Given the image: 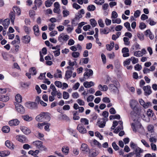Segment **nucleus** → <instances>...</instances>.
Listing matches in <instances>:
<instances>
[{"mask_svg": "<svg viewBox=\"0 0 157 157\" xmlns=\"http://www.w3.org/2000/svg\"><path fill=\"white\" fill-rule=\"evenodd\" d=\"M35 119L39 122H48L50 120V117L48 113L43 112L37 116Z\"/></svg>", "mask_w": 157, "mask_h": 157, "instance_id": "nucleus-1", "label": "nucleus"}, {"mask_svg": "<svg viewBox=\"0 0 157 157\" xmlns=\"http://www.w3.org/2000/svg\"><path fill=\"white\" fill-rule=\"evenodd\" d=\"M131 125L133 131L135 132H136L137 131L139 132L143 128L141 124L138 121L132 123Z\"/></svg>", "mask_w": 157, "mask_h": 157, "instance_id": "nucleus-2", "label": "nucleus"}, {"mask_svg": "<svg viewBox=\"0 0 157 157\" xmlns=\"http://www.w3.org/2000/svg\"><path fill=\"white\" fill-rule=\"evenodd\" d=\"M42 142L40 141L36 140L33 142V144L37 148L39 149L41 151H47V148L42 145Z\"/></svg>", "mask_w": 157, "mask_h": 157, "instance_id": "nucleus-3", "label": "nucleus"}, {"mask_svg": "<svg viewBox=\"0 0 157 157\" xmlns=\"http://www.w3.org/2000/svg\"><path fill=\"white\" fill-rule=\"evenodd\" d=\"M77 129L79 132L82 134H85L87 132V130L83 124H79L77 126Z\"/></svg>", "mask_w": 157, "mask_h": 157, "instance_id": "nucleus-4", "label": "nucleus"}, {"mask_svg": "<svg viewBox=\"0 0 157 157\" xmlns=\"http://www.w3.org/2000/svg\"><path fill=\"white\" fill-rule=\"evenodd\" d=\"M139 102L141 105L144 109H147L151 105V102L149 101L146 103L142 99H139Z\"/></svg>", "mask_w": 157, "mask_h": 157, "instance_id": "nucleus-5", "label": "nucleus"}, {"mask_svg": "<svg viewBox=\"0 0 157 157\" xmlns=\"http://www.w3.org/2000/svg\"><path fill=\"white\" fill-rule=\"evenodd\" d=\"M81 150L83 153L87 154L90 152V149L87 145L85 144H82L81 147Z\"/></svg>", "mask_w": 157, "mask_h": 157, "instance_id": "nucleus-6", "label": "nucleus"}, {"mask_svg": "<svg viewBox=\"0 0 157 157\" xmlns=\"http://www.w3.org/2000/svg\"><path fill=\"white\" fill-rule=\"evenodd\" d=\"M15 108L17 111L21 113H23L25 112V109L23 107L18 103H16L15 104Z\"/></svg>", "mask_w": 157, "mask_h": 157, "instance_id": "nucleus-7", "label": "nucleus"}, {"mask_svg": "<svg viewBox=\"0 0 157 157\" xmlns=\"http://www.w3.org/2000/svg\"><path fill=\"white\" fill-rule=\"evenodd\" d=\"M16 138L17 140L22 143H26L27 141L26 137L23 135H18L16 136Z\"/></svg>", "mask_w": 157, "mask_h": 157, "instance_id": "nucleus-8", "label": "nucleus"}, {"mask_svg": "<svg viewBox=\"0 0 157 157\" xmlns=\"http://www.w3.org/2000/svg\"><path fill=\"white\" fill-rule=\"evenodd\" d=\"M143 89L144 91L145 95L146 96L149 95L152 93L151 87L149 86H144L143 87Z\"/></svg>", "mask_w": 157, "mask_h": 157, "instance_id": "nucleus-9", "label": "nucleus"}, {"mask_svg": "<svg viewBox=\"0 0 157 157\" xmlns=\"http://www.w3.org/2000/svg\"><path fill=\"white\" fill-rule=\"evenodd\" d=\"M25 105L26 107L31 109H35L37 107L36 103L34 102H27L25 103Z\"/></svg>", "mask_w": 157, "mask_h": 157, "instance_id": "nucleus-10", "label": "nucleus"}, {"mask_svg": "<svg viewBox=\"0 0 157 157\" xmlns=\"http://www.w3.org/2000/svg\"><path fill=\"white\" fill-rule=\"evenodd\" d=\"M117 86L113 84H110L109 85V88L111 91L114 93H118V90Z\"/></svg>", "mask_w": 157, "mask_h": 157, "instance_id": "nucleus-11", "label": "nucleus"}, {"mask_svg": "<svg viewBox=\"0 0 157 157\" xmlns=\"http://www.w3.org/2000/svg\"><path fill=\"white\" fill-rule=\"evenodd\" d=\"M118 123L120 125L118 126L113 131V132L116 134L118 133L121 130L123 129V122L120 121H118Z\"/></svg>", "mask_w": 157, "mask_h": 157, "instance_id": "nucleus-12", "label": "nucleus"}, {"mask_svg": "<svg viewBox=\"0 0 157 157\" xmlns=\"http://www.w3.org/2000/svg\"><path fill=\"white\" fill-rule=\"evenodd\" d=\"M54 8L53 11L55 13L58 14L60 13V5L58 2H56L54 4Z\"/></svg>", "mask_w": 157, "mask_h": 157, "instance_id": "nucleus-13", "label": "nucleus"}, {"mask_svg": "<svg viewBox=\"0 0 157 157\" xmlns=\"http://www.w3.org/2000/svg\"><path fill=\"white\" fill-rule=\"evenodd\" d=\"M91 146L92 147H95L97 146L99 148L101 147V144L96 140L94 139L92 140L90 142Z\"/></svg>", "mask_w": 157, "mask_h": 157, "instance_id": "nucleus-14", "label": "nucleus"}, {"mask_svg": "<svg viewBox=\"0 0 157 157\" xmlns=\"http://www.w3.org/2000/svg\"><path fill=\"white\" fill-rule=\"evenodd\" d=\"M129 50L128 48L124 47L122 50V53H123V56L124 57H128L129 56Z\"/></svg>", "mask_w": 157, "mask_h": 157, "instance_id": "nucleus-15", "label": "nucleus"}, {"mask_svg": "<svg viewBox=\"0 0 157 157\" xmlns=\"http://www.w3.org/2000/svg\"><path fill=\"white\" fill-rule=\"evenodd\" d=\"M20 129L22 132L26 135L29 134L31 132V130L29 128L25 126H21Z\"/></svg>", "mask_w": 157, "mask_h": 157, "instance_id": "nucleus-16", "label": "nucleus"}, {"mask_svg": "<svg viewBox=\"0 0 157 157\" xmlns=\"http://www.w3.org/2000/svg\"><path fill=\"white\" fill-rule=\"evenodd\" d=\"M98 126L100 128H103L105 125V121L104 118L100 119L97 122Z\"/></svg>", "mask_w": 157, "mask_h": 157, "instance_id": "nucleus-17", "label": "nucleus"}, {"mask_svg": "<svg viewBox=\"0 0 157 157\" xmlns=\"http://www.w3.org/2000/svg\"><path fill=\"white\" fill-rule=\"evenodd\" d=\"M20 122L18 119H15L10 121L9 124L10 126H16L19 124Z\"/></svg>", "mask_w": 157, "mask_h": 157, "instance_id": "nucleus-18", "label": "nucleus"}, {"mask_svg": "<svg viewBox=\"0 0 157 157\" xmlns=\"http://www.w3.org/2000/svg\"><path fill=\"white\" fill-rule=\"evenodd\" d=\"M134 151V154L136 155V157H141V154L143 152L144 150L139 147L137 148Z\"/></svg>", "mask_w": 157, "mask_h": 157, "instance_id": "nucleus-19", "label": "nucleus"}, {"mask_svg": "<svg viewBox=\"0 0 157 157\" xmlns=\"http://www.w3.org/2000/svg\"><path fill=\"white\" fill-rule=\"evenodd\" d=\"M50 88L52 90V91L51 92V95L55 97L57 95L58 91H57L56 89L55 86L52 84L50 86Z\"/></svg>", "mask_w": 157, "mask_h": 157, "instance_id": "nucleus-20", "label": "nucleus"}, {"mask_svg": "<svg viewBox=\"0 0 157 157\" xmlns=\"http://www.w3.org/2000/svg\"><path fill=\"white\" fill-rule=\"evenodd\" d=\"M33 30L34 34L36 36H38L40 35L39 26L37 25H36L33 26Z\"/></svg>", "mask_w": 157, "mask_h": 157, "instance_id": "nucleus-21", "label": "nucleus"}, {"mask_svg": "<svg viewBox=\"0 0 157 157\" xmlns=\"http://www.w3.org/2000/svg\"><path fill=\"white\" fill-rule=\"evenodd\" d=\"M9 96L7 94L6 95L0 94V101L3 102H6L9 100Z\"/></svg>", "mask_w": 157, "mask_h": 157, "instance_id": "nucleus-22", "label": "nucleus"}, {"mask_svg": "<svg viewBox=\"0 0 157 157\" xmlns=\"http://www.w3.org/2000/svg\"><path fill=\"white\" fill-rule=\"evenodd\" d=\"M5 144L6 147L10 149H12L14 148V146L13 143L9 140L6 141Z\"/></svg>", "mask_w": 157, "mask_h": 157, "instance_id": "nucleus-23", "label": "nucleus"}, {"mask_svg": "<svg viewBox=\"0 0 157 157\" xmlns=\"http://www.w3.org/2000/svg\"><path fill=\"white\" fill-rule=\"evenodd\" d=\"M138 101L135 100H132L130 102V104L131 108L134 110L136 106V105L138 104Z\"/></svg>", "mask_w": 157, "mask_h": 157, "instance_id": "nucleus-24", "label": "nucleus"}, {"mask_svg": "<svg viewBox=\"0 0 157 157\" xmlns=\"http://www.w3.org/2000/svg\"><path fill=\"white\" fill-rule=\"evenodd\" d=\"M94 83L92 81H90V82L86 81L83 83V85L86 88L90 87L92 86H94Z\"/></svg>", "mask_w": 157, "mask_h": 157, "instance_id": "nucleus-25", "label": "nucleus"}, {"mask_svg": "<svg viewBox=\"0 0 157 157\" xmlns=\"http://www.w3.org/2000/svg\"><path fill=\"white\" fill-rule=\"evenodd\" d=\"M67 130L70 134L75 137H77L78 135L76 132L73 129L69 128H67Z\"/></svg>", "mask_w": 157, "mask_h": 157, "instance_id": "nucleus-26", "label": "nucleus"}, {"mask_svg": "<svg viewBox=\"0 0 157 157\" xmlns=\"http://www.w3.org/2000/svg\"><path fill=\"white\" fill-rule=\"evenodd\" d=\"M110 31V30L109 28L105 27L104 29H101L100 32L101 34H107Z\"/></svg>", "mask_w": 157, "mask_h": 157, "instance_id": "nucleus-27", "label": "nucleus"}, {"mask_svg": "<svg viewBox=\"0 0 157 157\" xmlns=\"http://www.w3.org/2000/svg\"><path fill=\"white\" fill-rule=\"evenodd\" d=\"M98 89L102 91H106L108 89V87L107 86L104 85L102 86L101 84H99L98 86Z\"/></svg>", "mask_w": 157, "mask_h": 157, "instance_id": "nucleus-28", "label": "nucleus"}, {"mask_svg": "<svg viewBox=\"0 0 157 157\" xmlns=\"http://www.w3.org/2000/svg\"><path fill=\"white\" fill-rule=\"evenodd\" d=\"M72 71L70 70H67L66 71L65 74V79L67 80L70 78L72 76Z\"/></svg>", "mask_w": 157, "mask_h": 157, "instance_id": "nucleus-29", "label": "nucleus"}, {"mask_svg": "<svg viewBox=\"0 0 157 157\" xmlns=\"http://www.w3.org/2000/svg\"><path fill=\"white\" fill-rule=\"evenodd\" d=\"M29 72L32 75H36L37 73L36 69L34 67H32L30 68L29 70Z\"/></svg>", "mask_w": 157, "mask_h": 157, "instance_id": "nucleus-30", "label": "nucleus"}, {"mask_svg": "<svg viewBox=\"0 0 157 157\" xmlns=\"http://www.w3.org/2000/svg\"><path fill=\"white\" fill-rule=\"evenodd\" d=\"M10 154V152L8 151L5 150L3 151H0V156L1 157L8 156Z\"/></svg>", "mask_w": 157, "mask_h": 157, "instance_id": "nucleus-31", "label": "nucleus"}, {"mask_svg": "<svg viewBox=\"0 0 157 157\" xmlns=\"http://www.w3.org/2000/svg\"><path fill=\"white\" fill-rule=\"evenodd\" d=\"M34 3L35 7H33V8L36 10L37 9L36 7H39L41 5L42 2L41 0H35Z\"/></svg>", "mask_w": 157, "mask_h": 157, "instance_id": "nucleus-32", "label": "nucleus"}, {"mask_svg": "<svg viewBox=\"0 0 157 157\" xmlns=\"http://www.w3.org/2000/svg\"><path fill=\"white\" fill-rule=\"evenodd\" d=\"M10 23V20L9 19H5L3 22V25L4 29H6L8 27Z\"/></svg>", "mask_w": 157, "mask_h": 157, "instance_id": "nucleus-33", "label": "nucleus"}, {"mask_svg": "<svg viewBox=\"0 0 157 157\" xmlns=\"http://www.w3.org/2000/svg\"><path fill=\"white\" fill-rule=\"evenodd\" d=\"M11 91V89L9 88H0V94H5L7 92H10Z\"/></svg>", "mask_w": 157, "mask_h": 157, "instance_id": "nucleus-34", "label": "nucleus"}, {"mask_svg": "<svg viewBox=\"0 0 157 157\" xmlns=\"http://www.w3.org/2000/svg\"><path fill=\"white\" fill-rule=\"evenodd\" d=\"M114 43L113 42H111L110 44L106 45V48L107 50L110 51L114 47Z\"/></svg>", "mask_w": 157, "mask_h": 157, "instance_id": "nucleus-35", "label": "nucleus"}, {"mask_svg": "<svg viewBox=\"0 0 157 157\" xmlns=\"http://www.w3.org/2000/svg\"><path fill=\"white\" fill-rule=\"evenodd\" d=\"M13 10L14 13H16L17 14L19 15L21 14L20 9L17 6H14L13 7Z\"/></svg>", "mask_w": 157, "mask_h": 157, "instance_id": "nucleus-36", "label": "nucleus"}, {"mask_svg": "<svg viewBox=\"0 0 157 157\" xmlns=\"http://www.w3.org/2000/svg\"><path fill=\"white\" fill-rule=\"evenodd\" d=\"M23 119L25 121H30L33 120L32 117L26 115L22 116Z\"/></svg>", "mask_w": 157, "mask_h": 157, "instance_id": "nucleus-37", "label": "nucleus"}, {"mask_svg": "<svg viewBox=\"0 0 157 157\" xmlns=\"http://www.w3.org/2000/svg\"><path fill=\"white\" fill-rule=\"evenodd\" d=\"M157 140V136H153L150 137L149 139V140L151 143H155L156 142Z\"/></svg>", "mask_w": 157, "mask_h": 157, "instance_id": "nucleus-38", "label": "nucleus"}, {"mask_svg": "<svg viewBox=\"0 0 157 157\" xmlns=\"http://www.w3.org/2000/svg\"><path fill=\"white\" fill-rule=\"evenodd\" d=\"M9 16L11 22L13 23L15 19V15L14 12H11L10 13Z\"/></svg>", "mask_w": 157, "mask_h": 157, "instance_id": "nucleus-39", "label": "nucleus"}, {"mask_svg": "<svg viewBox=\"0 0 157 157\" xmlns=\"http://www.w3.org/2000/svg\"><path fill=\"white\" fill-rule=\"evenodd\" d=\"M69 38V36L64 33L61 34L59 36V39H68Z\"/></svg>", "mask_w": 157, "mask_h": 157, "instance_id": "nucleus-40", "label": "nucleus"}, {"mask_svg": "<svg viewBox=\"0 0 157 157\" xmlns=\"http://www.w3.org/2000/svg\"><path fill=\"white\" fill-rule=\"evenodd\" d=\"M2 131L4 133H8L10 131V128L7 126H4L2 128Z\"/></svg>", "mask_w": 157, "mask_h": 157, "instance_id": "nucleus-41", "label": "nucleus"}, {"mask_svg": "<svg viewBox=\"0 0 157 157\" xmlns=\"http://www.w3.org/2000/svg\"><path fill=\"white\" fill-rule=\"evenodd\" d=\"M96 9L95 6L93 5H89L87 7V10L90 11H94Z\"/></svg>", "mask_w": 157, "mask_h": 157, "instance_id": "nucleus-42", "label": "nucleus"}, {"mask_svg": "<svg viewBox=\"0 0 157 157\" xmlns=\"http://www.w3.org/2000/svg\"><path fill=\"white\" fill-rule=\"evenodd\" d=\"M80 122L82 123L81 124H83L84 125H87L89 124V121L85 118H82L80 119Z\"/></svg>", "mask_w": 157, "mask_h": 157, "instance_id": "nucleus-43", "label": "nucleus"}, {"mask_svg": "<svg viewBox=\"0 0 157 157\" xmlns=\"http://www.w3.org/2000/svg\"><path fill=\"white\" fill-rule=\"evenodd\" d=\"M22 98L19 94H17L15 96V100L18 103H20L22 101Z\"/></svg>", "mask_w": 157, "mask_h": 157, "instance_id": "nucleus-44", "label": "nucleus"}, {"mask_svg": "<svg viewBox=\"0 0 157 157\" xmlns=\"http://www.w3.org/2000/svg\"><path fill=\"white\" fill-rule=\"evenodd\" d=\"M78 111H75L73 112V119L74 120H78L80 119V117L78 115Z\"/></svg>", "mask_w": 157, "mask_h": 157, "instance_id": "nucleus-45", "label": "nucleus"}, {"mask_svg": "<svg viewBox=\"0 0 157 157\" xmlns=\"http://www.w3.org/2000/svg\"><path fill=\"white\" fill-rule=\"evenodd\" d=\"M130 59V60H131L132 63L133 64L137 63L139 61V60L138 58H136L133 56Z\"/></svg>", "mask_w": 157, "mask_h": 157, "instance_id": "nucleus-46", "label": "nucleus"}, {"mask_svg": "<svg viewBox=\"0 0 157 157\" xmlns=\"http://www.w3.org/2000/svg\"><path fill=\"white\" fill-rule=\"evenodd\" d=\"M130 146L132 149L135 150L137 148H139L137 145L136 144H135L132 142H131L130 143Z\"/></svg>", "mask_w": 157, "mask_h": 157, "instance_id": "nucleus-47", "label": "nucleus"}, {"mask_svg": "<svg viewBox=\"0 0 157 157\" xmlns=\"http://www.w3.org/2000/svg\"><path fill=\"white\" fill-rule=\"evenodd\" d=\"M90 22L91 25L93 27H95L97 25V22L94 19H90Z\"/></svg>", "mask_w": 157, "mask_h": 157, "instance_id": "nucleus-48", "label": "nucleus"}, {"mask_svg": "<svg viewBox=\"0 0 157 157\" xmlns=\"http://www.w3.org/2000/svg\"><path fill=\"white\" fill-rule=\"evenodd\" d=\"M69 150V147H63L62 149V152L67 155L68 152Z\"/></svg>", "mask_w": 157, "mask_h": 157, "instance_id": "nucleus-49", "label": "nucleus"}, {"mask_svg": "<svg viewBox=\"0 0 157 157\" xmlns=\"http://www.w3.org/2000/svg\"><path fill=\"white\" fill-rule=\"evenodd\" d=\"M109 119L110 120H111L112 119H119L121 117L120 116L119 114H116L115 115H110L109 116Z\"/></svg>", "mask_w": 157, "mask_h": 157, "instance_id": "nucleus-50", "label": "nucleus"}, {"mask_svg": "<svg viewBox=\"0 0 157 157\" xmlns=\"http://www.w3.org/2000/svg\"><path fill=\"white\" fill-rule=\"evenodd\" d=\"M69 94L68 92L64 91L63 93V98L65 99H67L69 98Z\"/></svg>", "mask_w": 157, "mask_h": 157, "instance_id": "nucleus-51", "label": "nucleus"}, {"mask_svg": "<svg viewBox=\"0 0 157 157\" xmlns=\"http://www.w3.org/2000/svg\"><path fill=\"white\" fill-rule=\"evenodd\" d=\"M134 55L137 57H140L142 56V54L141 51H136L134 52Z\"/></svg>", "mask_w": 157, "mask_h": 157, "instance_id": "nucleus-52", "label": "nucleus"}, {"mask_svg": "<svg viewBox=\"0 0 157 157\" xmlns=\"http://www.w3.org/2000/svg\"><path fill=\"white\" fill-rule=\"evenodd\" d=\"M94 2L97 5H101L104 3L105 1L104 0H95Z\"/></svg>", "mask_w": 157, "mask_h": 157, "instance_id": "nucleus-53", "label": "nucleus"}, {"mask_svg": "<svg viewBox=\"0 0 157 157\" xmlns=\"http://www.w3.org/2000/svg\"><path fill=\"white\" fill-rule=\"evenodd\" d=\"M45 122L46 123V124L45 125L44 129L46 131L49 132L50 131L49 127L50 126V124L49 123H48V122Z\"/></svg>", "mask_w": 157, "mask_h": 157, "instance_id": "nucleus-54", "label": "nucleus"}, {"mask_svg": "<svg viewBox=\"0 0 157 157\" xmlns=\"http://www.w3.org/2000/svg\"><path fill=\"white\" fill-rule=\"evenodd\" d=\"M124 26L129 31H131V29L130 28V24L128 22H127L124 23Z\"/></svg>", "mask_w": 157, "mask_h": 157, "instance_id": "nucleus-55", "label": "nucleus"}, {"mask_svg": "<svg viewBox=\"0 0 157 157\" xmlns=\"http://www.w3.org/2000/svg\"><path fill=\"white\" fill-rule=\"evenodd\" d=\"M74 29L73 26L70 25H68L67 30L68 33H71Z\"/></svg>", "mask_w": 157, "mask_h": 157, "instance_id": "nucleus-56", "label": "nucleus"}, {"mask_svg": "<svg viewBox=\"0 0 157 157\" xmlns=\"http://www.w3.org/2000/svg\"><path fill=\"white\" fill-rule=\"evenodd\" d=\"M78 23V20L76 18L73 19L71 21V24L72 26H75L77 25Z\"/></svg>", "mask_w": 157, "mask_h": 157, "instance_id": "nucleus-57", "label": "nucleus"}, {"mask_svg": "<svg viewBox=\"0 0 157 157\" xmlns=\"http://www.w3.org/2000/svg\"><path fill=\"white\" fill-rule=\"evenodd\" d=\"M131 61L130 58L126 59L123 62L124 65L126 66L129 65Z\"/></svg>", "mask_w": 157, "mask_h": 157, "instance_id": "nucleus-58", "label": "nucleus"}, {"mask_svg": "<svg viewBox=\"0 0 157 157\" xmlns=\"http://www.w3.org/2000/svg\"><path fill=\"white\" fill-rule=\"evenodd\" d=\"M89 153L90 157H95L99 154V152L98 151H95L91 153H90V152Z\"/></svg>", "mask_w": 157, "mask_h": 157, "instance_id": "nucleus-59", "label": "nucleus"}, {"mask_svg": "<svg viewBox=\"0 0 157 157\" xmlns=\"http://www.w3.org/2000/svg\"><path fill=\"white\" fill-rule=\"evenodd\" d=\"M63 17H65L68 16L69 15V11L67 10H64L63 12Z\"/></svg>", "mask_w": 157, "mask_h": 157, "instance_id": "nucleus-60", "label": "nucleus"}, {"mask_svg": "<svg viewBox=\"0 0 157 157\" xmlns=\"http://www.w3.org/2000/svg\"><path fill=\"white\" fill-rule=\"evenodd\" d=\"M147 130L148 131L151 133L154 132V126L152 125H149L147 127Z\"/></svg>", "mask_w": 157, "mask_h": 157, "instance_id": "nucleus-61", "label": "nucleus"}, {"mask_svg": "<svg viewBox=\"0 0 157 157\" xmlns=\"http://www.w3.org/2000/svg\"><path fill=\"white\" fill-rule=\"evenodd\" d=\"M134 68L135 70L140 71L142 69V66L139 64H137L135 66Z\"/></svg>", "mask_w": 157, "mask_h": 157, "instance_id": "nucleus-62", "label": "nucleus"}, {"mask_svg": "<svg viewBox=\"0 0 157 157\" xmlns=\"http://www.w3.org/2000/svg\"><path fill=\"white\" fill-rule=\"evenodd\" d=\"M52 3H53L52 2L48 1V0L45 1V2L46 6L48 7H50L52 4Z\"/></svg>", "mask_w": 157, "mask_h": 157, "instance_id": "nucleus-63", "label": "nucleus"}, {"mask_svg": "<svg viewBox=\"0 0 157 157\" xmlns=\"http://www.w3.org/2000/svg\"><path fill=\"white\" fill-rule=\"evenodd\" d=\"M72 56L74 58H78L79 55L80 53L78 52H73L71 54Z\"/></svg>", "mask_w": 157, "mask_h": 157, "instance_id": "nucleus-64", "label": "nucleus"}]
</instances>
